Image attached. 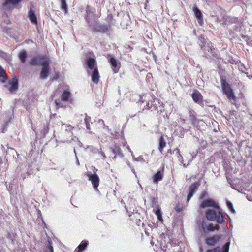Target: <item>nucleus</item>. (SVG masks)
Wrapping results in <instances>:
<instances>
[{"mask_svg":"<svg viewBox=\"0 0 252 252\" xmlns=\"http://www.w3.org/2000/svg\"><path fill=\"white\" fill-rule=\"evenodd\" d=\"M85 61L87 65V71L88 75L91 76L92 81L94 83H98L100 76L95 60L93 58L87 57Z\"/></svg>","mask_w":252,"mask_h":252,"instance_id":"1","label":"nucleus"},{"mask_svg":"<svg viewBox=\"0 0 252 252\" xmlns=\"http://www.w3.org/2000/svg\"><path fill=\"white\" fill-rule=\"evenodd\" d=\"M206 218L212 221H216L219 223H222L223 221V217L219 208H209L205 212Z\"/></svg>","mask_w":252,"mask_h":252,"instance_id":"2","label":"nucleus"},{"mask_svg":"<svg viewBox=\"0 0 252 252\" xmlns=\"http://www.w3.org/2000/svg\"><path fill=\"white\" fill-rule=\"evenodd\" d=\"M200 44V47L202 50L204 52V53L207 57H211L214 55V49L212 48L211 43L207 42L203 37H200L199 38Z\"/></svg>","mask_w":252,"mask_h":252,"instance_id":"3","label":"nucleus"},{"mask_svg":"<svg viewBox=\"0 0 252 252\" xmlns=\"http://www.w3.org/2000/svg\"><path fill=\"white\" fill-rule=\"evenodd\" d=\"M221 86L223 93L227 95V97L231 101H234L235 95L229 84L225 80H221Z\"/></svg>","mask_w":252,"mask_h":252,"instance_id":"4","label":"nucleus"},{"mask_svg":"<svg viewBox=\"0 0 252 252\" xmlns=\"http://www.w3.org/2000/svg\"><path fill=\"white\" fill-rule=\"evenodd\" d=\"M49 64L50 60L49 59L43 60L41 64L42 68L40 73V78L42 79H46L48 77V73L49 72Z\"/></svg>","mask_w":252,"mask_h":252,"instance_id":"5","label":"nucleus"},{"mask_svg":"<svg viewBox=\"0 0 252 252\" xmlns=\"http://www.w3.org/2000/svg\"><path fill=\"white\" fill-rule=\"evenodd\" d=\"M87 176L94 189H97L99 184V178L96 173H92L91 172H88Z\"/></svg>","mask_w":252,"mask_h":252,"instance_id":"6","label":"nucleus"},{"mask_svg":"<svg viewBox=\"0 0 252 252\" xmlns=\"http://www.w3.org/2000/svg\"><path fill=\"white\" fill-rule=\"evenodd\" d=\"M200 227L204 233L212 232L215 230H219L220 228L218 225L214 226L212 223L207 224L205 223L204 220L200 224Z\"/></svg>","mask_w":252,"mask_h":252,"instance_id":"7","label":"nucleus"},{"mask_svg":"<svg viewBox=\"0 0 252 252\" xmlns=\"http://www.w3.org/2000/svg\"><path fill=\"white\" fill-rule=\"evenodd\" d=\"M201 208H219L218 204L217 202L211 199H207L204 200L200 205Z\"/></svg>","mask_w":252,"mask_h":252,"instance_id":"8","label":"nucleus"},{"mask_svg":"<svg viewBox=\"0 0 252 252\" xmlns=\"http://www.w3.org/2000/svg\"><path fill=\"white\" fill-rule=\"evenodd\" d=\"M109 63L114 73H117L120 67V64L118 61L113 57H111L109 60Z\"/></svg>","mask_w":252,"mask_h":252,"instance_id":"9","label":"nucleus"},{"mask_svg":"<svg viewBox=\"0 0 252 252\" xmlns=\"http://www.w3.org/2000/svg\"><path fill=\"white\" fill-rule=\"evenodd\" d=\"M199 184L197 182H195L193 183L189 188V193L187 196V201L189 202L191 198L192 197L193 195L196 192L197 188L198 187Z\"/></svg>","mask_w":252,"mask_h":252,"instance_id":"10","label":"nucleus"},{"mask_svg":"<svg viewBox=\"0 0 252 252\" xmlns=\"http://www.w3.org/2000/svg\"><path fill=\"white\" fill-rule=\"evenodd\" d=\"M62 129L63 130H64V134L68 137H72L73 135V133L72 132V130L73 129L72 126L66 124H62Z\"/></svg>","mask_w":252,"mask_h":252,"instance_id":"11","label":"nucleus"},{"mask_svg":"<svg viewBox=\"0 0 252 252\" xmlns=\"http://www.w3.org/2000/svg\"><path fill=\"white\" fill-rule=\"evenodd\" d=\"M220 237L219 235H214L212 237L206 239V243L210 246H214L220 240Z\"/></svg>","mask_w":252,"mask_h":252,"instance_id":"12","label":"nucleus"},{"mask_svg":"<svg viewBox=\"0 0 252 252\" xmlns=\"http://www.w3.org/2000/svg\"><path fill=\"white\" fill-rule=\"evenodd\" d=\"M28 17L29 18L31 22L34 24H37V18L35 15V12L34 9H33L32 8H30L28 14Z\"/></svg>","mask_w":252,"mask_h":252,"instance_id":"13","label":"nucleus"},{"mask_svg":"<svg viewBox=\"0 0 252 252\" xmlns=\"http://www.w3.org/2000/svg\"><path fill=\"white\" fill-rule=\"evenodd\" d=\"M192 97L193 100L198 103H200L202 101V96L200 93L198 91H196L192 94Z\"/></svg>","mask_w":252,"mask_h":252,"instance_id":"14","label":"nucleus"},{"mask_svg":"<svg viewBox=\"0 0 252 252\" xmlns=\"http://www.w3.org/2000/svg\"><path fill=\"white\" fill-rule=\"evenodd\" d=\"M166 142L163 136H161L159 139L158 150L162 153L163 149L166 147Z\"/></svg>","mask_w":252,"mask_h":252,"instance_id":"15","label":"nucleus"},{"mask_svg":"<svg viewBox=\"0 0 252 252\" xmlns=\"http://www.w3.org/2000/svg\"><path fill=\"white\" fill-rule=\"evenodd\" d=\"M17 88L18 82L17 80H13L9 83V87L8 89L11 92L16 91Z\"/></svg>","mask_w":252,"mask_h":252,"instance_id":"16","label":"nucleus"},{"mask_svg":"<svg viewBox=\"0 0 252 252\" xmlns=\"http://www.w3.org/2000/svg\"><path fill=\"white\" fill-rule=\"evenodd\" d=\"M193 11L196 18L198 19V23L201 24L202 22V16L201 11L197 7L193 8Z\"/></svg>","mask_w":252,"mask_h":252,"instance_id":"17","label":"nucleus"},{"mask_svg":"<svg viewBox=\"0 0 252 252\" xmlns=\"http://www.w3.org/2000/svg\"><path fill=\"white\" fill-rule=\"evenodd\" d=\"M46 59L47 58H34L31 61L30 64L32 65H35L38 63H41L42 64V62L43 61V60Z\"/></svg>","mask_w":252,"mask_h":252,"instance_id":"18","label":"nucleus"},{"mask_svg":"<svg viewBox=\"0 0 252 252\" xmlns=\"http://www.w3.org/2000/svg\"><path fill=\"white\" fill-rule=\"evenodd\" d=\"M163 174L161 171H158L153 177V181L157 182L161 181L163 178Z\"/></svg>","mask_w":252,"mask_h":252,"instance_id":"19","label":"nucleus"},{"mask_svg":"<svg viewBox=\"0 0 252 252\" xmlns=\"http://www.w3.org/2000/svg\"><path fill=\"white\" fill-rule=\"evenodd\" d=\"M70 97V93L68 91H64L62 94V99L63 101H68Z\"/></svg>","mask_w":252,"mask_h":252,"instance_id":"20","label":"nucleus"},{"mask_svg":"<svg viewBox=\"0 0 252 252\" xmlns=\"http://www.w3.org/2000/svg\"><path fill=\"white\" fill-rule=\"evenodd\" d=\"M18 57L22 63H25L27 57L26 51H22L18 54Z\"/></svg>","mask_w":252,"mask_h":252,"instance_id":"21","label":"nucleus"},{"mask_svg":"<svg viewBox=\"0 0 252 252\" xmlns=\"http://www.w3.org/2000/svg\"><path fill=\"white\" fill-rule=\"evenodd\" d=\"M97 125L98 126L102 127L104 131H108V127L105 125L104 122L103 120L100 119L97 122Z\"/></svg>","mask_w":252,"mask_h":252,"instance_id":"22","label":"nucleus"},{"mask_svg":"<svg viewBox=\"0 0 252 252\" xmlns=\"http://www.w3.org/2000/svg\"><path fill=\"white\" fill-rule=\"evenodd\" d=\"M88 246V242L85 241L84 242L81 243L77 247L78 249V252H82L83 251L85 248Z\"/></svg>","mask_w":252,"mask_h":252,"instance_id":"23","label":"nucleus"},{"mask_svg":"<svg viewBox=\"0 0 252 252\" xmlns=\"http://www.w3.org/2000/svg\"><path fill=\"white\" fill-rule=\"evenodd\" d=\"M93 14H90V13L88 14L87 17L86 18V20L89 24H90V26H91V24L95 23L96 20L94 18L92 19V17H93Z\"/></svg>","mask_w":252,"mask_h":252,"instance_id":"24","label":"nucleus"},{"mask_svg":"<svg viewBox=\"0 0 252 252\" xmlns=\"http://www.w3.org/2000/svg\"><path fill=\"white\" fill-rule=\"evenodd\" d=\"M91 117L86 116L85 118V123L86 124V128L90 130H91V126H90V123H91Z\"/></svg>","mask_w":252,"mask_h":252,"instance_id":"25","label":"nucleus"},{"mask_svg":"<svg viewBox=\"0 0 252 252\" xmlns=\"http://www.w3.org/2000/svg\"><path fill=\"white\" fill-rule=\"evenodd\" d=\"M21 1H22V0H6L5 5L9 4H12V5L17 4L18 3H19Z\"/></svg>","mask_w":252,"mask_h":252,"instance_id":"26","label":"nucleus"},{"mask_svg":"<svg viewBox=\"0 0 252 252\" xmlns=\"http://www.w3.org/2000/svg\"><path fill=\"white\" fill-rule=\"evenodd\" d=\"M113 153L115 155H119L121 154V150L119 147H115V148L111 149Z\"/></svg>","mask_w":252,"mask_h":252,"instance_id":"27","label":"nucleus"},{"mask_svg":"<svg viewBox=\"0 0 252 252\" xmlns=\"http://www.w3.org/2000/svg\"><path fill=\"white\" fill-rule=\"evenodd\" d=\"M61 8L62 9L64 10L65 12L67 11V5L66 4L65 0H61Z\"/></svg>","mask_w":252,"mask_h":252,"instance_id":"28","label":"nucleus"},{"mask_svg":"<svg viewBox=\"0 0 252 252\" xmlns=\"http://www.w3.org/2000/svg\"><path fill=\"white\" fill-rule=\"evenodd\" d=\"M230 242L226 243L222 247V252H228Z\"/></svg>","mask_w":252,"mask_h":252,"instance_id":"29","label":"nucleus"},{"mask_svg":"<svg viewBox=\"0 0 252 252\" xmlns=\"http://www.w3.org/2000/svg\"><path fill=\"white\" fill-rule=\"evenodd\" d=\"M155 214L157 215L158 220L160 221H162V218L161 211L160 210L158 209V210H156Z\"/></svg>","mask_w":252,"mask_h":252,"instance_id":"30","label":"nucleus"},{"mask_svg":"<svg viewBox=\"0 0 252 252\" xmlns=\"http://www.w3.org/2000/svg\"><path fill=\"white\" fill-rule=\"evenodd\" d=\"M221 248L220 247H217L213 249L207 250L206 252H220Z\"/></svg>","mask_w":252,"mask_h":252,"instance_id":"31","label":"nucleus"},{"mask_svg":"<svg viewBox=\"0 0 252 252\" xmlns=\"http://www.w3.org/2000/svg\"><path fill=\"white\" fill-rule=\"evenodd\" d=\"M227 207L228 208V209L233 213H235V211L233 208V205L232 204L229 202V201H227Z\"/></svg>","mask_w":252,"mask_h":252,"instance_id":"32","label":"nucleus"},{"mask_svg":"<svg viewBox=\"0 0 252 252\" xmlns=\"http://www.w3.org/2000/svg\"><path fill=\"white\" fill-rule=\"evenodd\" d=\"M178 153H179V156L178 157L179 161L181 163L183 164L184 167H186L185 164L183 163V158L181 154L180 153L179 150H178Z\"/></svg>","mask_w":252,"mask_h":252,"instance_id":"33","label":"nucleus"},{"mask_svg":"<svg viewBox=\"0 0 252 252\" xmlns=\"http://www.w3.org/2000/svg\"><path fill=\"white\" fill-rule=\"evenodd\" d=\"M5 72L0 66V78H5Z\"/></svg>","mask_w":252,"mask_h":252,"instance_id":"34","label":"nucleus"},{"mask_svg":"<svg viewBox=\"0 0 252 252\" xmlns=\"http://www.w3.org/2000/svg\"><path fill=\"white\" fill-rule=\"evenodd\" d=\"M134 160L138 162L144 161V158L142 156H139L137 158H134Z\"/></svg>","mask_w":252,"mask_h":252,"instance_id":"35","label":"nucleus"},{"mask_svg":"<svg viewBox=\"0 0 252 252\" xmlns=\"http://www.w3.org/2000/svg\"><path fill=\"white\" fill-rule=\"evenodd\" d=\"M48 243H49L48 246V249L49 250V252H53V248L51 245L50 242L49 241H48Z\"/></svg>","mask_w":252,"mask_h":252,"instance_id":"36","label":"nucleus"},{"mask_svg":"<svg viewBox=\"0 0 252 252\" xmlns=\"http://www.w3.org/2000/svg\"><path fill=\"white\" fill-rule=\"evenodd\" d=\"M196 119L195 116L193 114H190V120L192 121V123H194Z\"/></svg>","mask_w":252,"mask_h":252,"instance_id":"37","label":"nucleus"},{"mask_svg":"<svg viewBox=\"0 0 252 252\" xmlns=\"http://www.w3.org/2000/svg\"><path fill=\"white\" fill-rule=\"evenodd\" d=\"M152 102H151V103H150L149 102H147L146 106L145 107V109H149L152 107Z\"/></svg>","mask_w":252,"mask_h":252,"instance_id":"38","label":"nucleus"},{"mask_svg":"<svg viewBox=\"0 0 252 252\" xmlns=\"http://www.w3.org/2000/svg\"><path fill=\"white\" fill-rule=\"evenodd\" d=\"M63 143H67V142H71V140L66 138H65L63 140Z\"/></svg>","mask_w":252,"mask_h":252,"instance_id":"39","label":"nucleus"},{"mask_svg":"<svg viewBox=\"0 0 252 252\" xmlns=\"http://www.w3.org/2000/svg\"><path fill=\"white\" fill-rule=\"evenodd\" d=\"M100 153H101V154L103 156V159H105L106 158V156L105 154H104V153H103L102 151H100Z\"/></svg>","mask_w":252,"mask_h":252,"instance_id":"40","label":"nucleus"},{"mask_svg":"<svg viewBox=\"0 0 252 252\" xmlns=\"http://www.w3.org/2000/svg\"><path fill=\"white\" fill-rule=\"evenodd\" d=\"M127 148L128 149L129 151L131 153V155L133 157H134V155L133 154V152L131 151V150H130V148H129V146H127Z\"/></svg>","mask_w":252,"mask_h":252,"instance_id":"41","label":"nucleus"},{"mask_svg":"<svg viewBox=\"0 0 252 252\" xmlns=\"http://www.w3.org/2000/svg\"><path fill=\"white\" fill-rule=\"evenodd\" d=\"M55 102V103H56V105H57L58 107H60V106H61V105H60V104L59 102H58V101H56V100Z\"/></svg>","mask_w":252,"mask_h":252,"instance_id":"42","label":"nucleus"},{"mask_svg":"<svg viewBox=\"0 0 252 252\" xmlns=\"http://www.w3.org/2000/svg\"><path fill=\"white\" fill-rule=\"evenodd\" d=\"M149 2V0H146V3H145V8H146L147 6V4H148Z\"/></svg>","mask_w":252,"mask_h":252,"instance_id":"43","label":"nucleus"},{"mask_svg":"<svg viewBox=\"0 0 252 252\" xmlns=\"http://www.w3.org/2000/svg\"><path fill=\"white\" fill-rule=\"evenodd\" d=\"M132 170L134 174H135V170H134L133 168H132Z\"/></svg>","mask_w":252,"mask_h":252,"instance_id":"44","label":"nucleus"},{"mask_svg":"<svg viewBox=\"0 0 252 252\" xmlns=\"http://www.w3.org/2000/svg\"><path fill=\"white\" fill-rule=\"evenodd\" d=\"M76 163H77V165H79V162L78 160H77Z\"/></svg>","mask_w":252,"mask_h":252,"instance_id":"45","label":"nucleus"},{"mask_svg":"<svg viewBox=\"0 0 252 252\" xmlns=\"http://www.w3.org/2000/svg\"><path fill=\"white\" fill-rule=\"evenodd\" d=\"M127 164H128V165L129 166H130V164L129 163V162H127Z\"/></svg>","mask_w":252,"mask_h":252,"instance_id":"46","label":"nucleus"}]
</instances>
